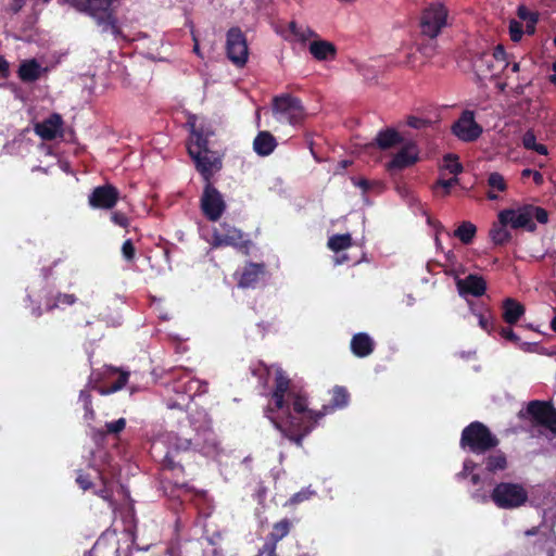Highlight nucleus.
<instances>
[{
    "label": "nucleus",
    "instance_id": "nucleus-1",
    "mask_svg": "<svg viewBox=\"0 0 556 556\" xmlns=\"http://www.w3.org/2000/svg\"><path fill=\"white\" fill-rule=\"evenodd\" d=\"M271 370L276 382L271 396L275 408L268 407L266 416L283 437L301 446L303 438L314 429L317 420L324 417L329 408L325 407V412L308 409L305 395L290 386V380L283 371L279 367H271L267 369L268 374ZM348 391L342 387H336L330 410L342 408L348 405Z\"/></svg>",
    "mask_w": 556,
    "mask_h": 556
},
{
    "label": "nucleus",
    "instance_id": "nucleus-2",
    "mask_svg": "<svg viewBox=\"0 0 556 556\" xmlns=\"http://www.w3.org/2000/svg\"><path fill=\"white\" fill-rule=\"evenodd\" d=\"M198 121L197 116L188 118L187 124L191 130L188 152L194 161L197 169L208 181L211 176L220 169L222 162L218 156L207 149V140L214 134L211 125L204 122L199 124Z\"/></svg>",
    "mask_w": 556,
    "mask_h": 556
},
{
    "label": "nucleus",
    "instance_id": "nucleus-3",
    "mask_svg": "<svg viewBox=\"0 0 556 556\" xmlns=\"http://www.w3.org/2000/svg\"><path fill=\"white\" fill-rule=\"evenodd\" d=\"M181 432L184 438H180L178 434L173 432L163 434L161 439L155 442V445L157 443L166 444L174 451H187L193 448L210 457H215L219 454V442L212 429L194 434L193 437H187L184 431Z\"/></svg>",
    "mask_w": 556,
    "mask_h": 556
},
{
    "label": "nucleus",
    "instance_id": "nucleus-4",
    "mask_svg": "<svg viewBox=\"0 0 556 556\" xmlns=\"http://www.w3.org/2000/svg\"><path fill=\"white\" fill-rule=\"evenodd\" d=\"M58 2L88 13L102 31L114 36L118 34L117 20L114 15L118 0H58Z\"/></svg>",
    "mask_w": 556,
    "mask_h": 556
},
{
    "label": "nucleus",
    "instance_id": "nucleus-5",
    "mask_svg": "<svg viewBox=\"0 0 556 556\" xmlns=\"http://www.w3.org/2000/svg\"><path fill=\"white\" fill-rule=\"evenodd\" d=\"M498 219L502 223H509V226L514 229L525 228L533 231L535 229V220L545 224L547 223L548 215L544 208L528 204L517 208L501 211Z\"/></svg>",
    "mask_w": 556,
    "mask_h": 556
},
{
    "label": "nucleus",
    "instance_id": "nucleus-6",
    "mask_svg": "<svg viewBox=\"0 0 556 556\" xmlns=\"http://www.w3.org/2000/svg\"><path fill=\"white\" fill-rule=\"evenodd\" d=\"M527 414L531 416V434L556 437V410L548 404L532 401L528 404Z\"/></svg>",
    "mask_w": 556,
    "mask_h": 556
},
{
    "label": "nucleus",
    "instance_id": "nucleus-7",
    "mask_svg": "<svg viewBox=\"0 0 556 556\" xmlns=\"http://www.w3.org/2000/svg\"><path fill=\"white\" fill-rule=\"evenodd\" d=\"M508 64L502 46H497L492 52H482L472 60V68L480 79L497 76Z\"/></svg>",
    "mask_w": 556,
    "mask_h": 556
},
{
    "label": "nucleus",
    "instance_id": "nucleus-8",
    "mask_svg": "<svg viewBox=\"0 0 556 556\" xmlns=\"http://www.w3.org/2000/svg\"><path fill=\"white\" fill-rule=\"evenodd\" d=\"M497 439L481 422L475 421L463 430L460 445L468 446L473 453H483L496 446Z\"/></svg>",
    "mask_w": 556,
    "mask_h": 556
},
{
    "label": "nucleus",
    "instance_id": "nucleus-9",
    "mask_svg": "<svg viewBox=\"0 0 556 556\" xmlns=\"http://www.w3.org/2000/svg\"><path fill=\"white\" fill-rule=\"evenodd\" d=\"M490 497L497 507L511 509L527 502L528 492L521 484L501 482L495 485Z\"/></svg>",
    "mask_w": 556,
    "mask_h": 556
},
{
    "label": "nucleus",
    "instance_id": "nucleus-10",
    "mask_svg": "<svg viewBox=\"0 0 556 556\" xmlns=\"http://www.w3.org/2000/svg\"><path fill=\"white\" fill-rule=\"evenodd\" d=\"M273 112L279 122L291 125L300 124L305 117L301 101L290 94H281L274 99Z\"/></svg>",
    "mask_w": 556,
    "mask_h": 556
},
{
    "label": "nucleus",
    "instance_id": "nucleus-11",
    "mask_svg": "<svg viewBox=\"0 0 556 556\" xmlns=\"http://www.w3.org/2000/svg\"><path fill=\"white\" fill-rule=\"evenodd\" d=\"M447 10L442 3L430 4L422 14L420 26L422 34L435 38L446 25Z\"/></svg>",
    "mask_w": 556,
    "mask_h": 556
},
{
    "label": "nucleus",
    "instance_id": "nucleus-12",
    "mask_svg": "<svg viewBox=\"0 0 556 556\" xmlns=\"http://www.w3.org/2000/svg\"><path fill=\"white\" fill-rule=\"evenodd\" d=\"M482 127L475 121L472 111H464L452 126V132L464 142H473L482 134Z\"/></svg>",
    "mask_w": 556,
    "mask_h": 556
},
{
    "label": "nucleus",
    "instance_id": "nucleus-13",
    "mask_svg": "<svg viewBox=\"0 0 556 556\" xmlns=\"http://www.w3.org/2000/svg\"><path fill=\"white\" fill-rule=\"evenodd\" d=\"M226 50L229 60L237 66H243L248 61L249 50L247 40L239 28L227 33Z\"/></svg>",
    "mask_w": 556,
    "mask_h": 556
},
{
    "label": "nucleus",
    "instance_id": "nucleus-14",
    "mask_svg": "<svg viewBox=\"0 0 556 556\" xmlns=\"http://www.w3.org/2000/svg\"><path fill=\"white\" fill-rule=\"evenodd\" d=\"M248 242L245 235L241 230L228 224H222L218 228H214L213 247L231 245L242 249L245 248Z\"/></svg>",
    "mask_w": 556,
    "mask_h": 556
},
{
    "label": "nucleus",
    "instance_id": "nucleus-15",
    "mask_svg": "<svg viewBox=\"0 0 556 556\" xmlns=\"http://www.w3.org/2000/svg\"><path fill=\"white\" fill-rule=\"evenodd\" d=\"M201 207L205 216L213 222L219 219L226 208L222 194L210 182L204 188Z\"/></svg>",
    "mask_w": 556,
    "mask_h": 556
},
{
    "label": "nucleus",
    "instance_id": "nucleus-16",
    "mask_svg": "<svg viewBox=\"0 0 556 556\" xmlns=\"http://www.w3.org/2000/svg\"><path fill=\"white\" fill-rule=\"evenodd\" d=\"M119 199L118 190L112 185L99 186L89 195V205L93 208L111 210Z\"/></svg>",
    "mask_w": 556,
    "mask_h": 556
},
{
    "label": "nucleus",
    "instance_id": "nucleus-17",
    "mask_svg": "<svg viewBox=\"0 0 556 556\" xmlns=\"http://www.w3.org/2000/svg\"><path fill=\"white\" fill-rule=\"evenodd\" d=\"M205 382L194 379L190 371H179V376L176 377L173 383V391L188 395L191 400L194 395L205 392Z\"/></svg>",
    "mask_w": 556,
    "mask_h": 556
},
{
    "label": "nucleus",
    "instance_id": "nucleus-18",
    "mask_svg": "<svg viewBox=\"0 0 556 556\" xmlns=\"http://www.w3.org/2000/svg\"><path fill=\"white\" fill-rule=\"evenodd\" d=\"M418 160V150L417 147L412 143H405L402 146L400 151L393 156V159L388 164V169L390 170H401L406 168L413 164H415Z\"/></svg>",
    "mask_w": 556,
    "mask_h": 556
},
{
    "label": "nucleus",
    "instance_id": "nucleus-19",
    "mask_svg": "<svg viewBox=\"0 0 556 556\" xmlns=\"http://www.w3.org/2000/svg\"><path fill=\"white\" fill-rule=\"evenodd\" d=\"M456 286L460 295L480 296L484 293L486 285L482 277L469 275L466 278H457Z\"/></svg>",
    "mask_w": 556,
    "mask_h": 556
},
{
    "label": "nucleus",
    "instance_id": "nucleus-20",
    "mask_svg": "<svg viewBox=\"0 0 556 556\" xmlns=\"http://www.w3.org/2000/svg\"><path fill=\"white\" fill-rule=\"evenodd\" d=\"M62 118L59 114H52L47 119L38 123L35 127L36 134L45 140H52L61 134Z\"/></svg>",
    "mask_w": 556,
    "mask_h": 556
},
{
    "label": "nucleus",
    "instance_id": "nucleus-21",
    "mask_svg": "<svg viewBox=\"0 0 556 556\" xmlns=\"http://www.w3.org/2000/svg\"><path fill=\"white\" fill-rule=\"evenodd\" d=\"M264 273L265 267L263 264L250 263L243 268L238 286L241 288H253L260 281Z\"/></svg>",
    "mask_w": 556,
    "mask_h": 556
},
{
    "label": "nucleus",
    "instance_id": "nucleus-22",
    "mask_svg": "<svg viewBox=\"0 0 556 556\" xmlns=\"http://www.w3.org/2000/svg\"><path fill=\"white\" fill-rule=\"evenodd\" d=\"M374 340L364 332L355 334L351 340V350L357 357H366L374 351Z\"/></svg>",
    "mask_w": 556,
    "mask_h": 556
},
{
    "label": "nucleus",
    "instance_id": "nucleus-23",
    "mask_svg": "<svg viewBox=\"0 0 556 556\" xmlns=\"http://www.w3.org/2000/svg\"><path fill=\"white\" fill-rule=\"evenodd\" d=\"M309 52L316 60L326 61L336 56V47L327 40L314 39L309 43Z\"/></svg>",
    "mask_w": 556,
    "mask_h": 556
},
{
    "label": "nucleus",
    "instance_id": "nucleus-24",
    "mask_svg": "<svg viewBox=\"0 0 556 556\" xmlns=\"http://www.w3.org/2000/svg\"><path fill=\"white\" fill-rule=\"evenodd\" d=\"M502 309L503 319L509 325L516 324L525 314V306L511 298L504 300Z\"/></svg>",
    "mask_w": 556,
    "mask_h": 556
},
{
    "label": "nucleus",
    "instance_id": "nucleus-25",
    "mask_svg": "<svg viewBox=\"0 0 556 556\" xmlns=\"http://www.w3.org/2000/svg\"><path fill=\"white\" fill-rule=\"evenodd\" d=\"M276 144V139L268 131H261L254 139L253 148L258 155L266 156L274 151Z\"/></svg>",
    "mask_w": 556,
    "mask_h": 556
},
{
    "label": "nucleus",
    "instance_id": "nucleus-26",
    "mask_svg": "<svg viewBox=\"0 0 556 556\" xmlns=\"http://www.w3.org/2000/svg\"><path fill=\"white\" fill-rule=\"evenodd\" d=\"M190 427L194 430L195 434L202 433L211 429V419L207 413L198 408L189 415Z\"/></svg>",
    "mask_w": 556,
    "mask_h": 556
},
{
    "label": "nucleus",
    "instance_id": "nucleus-27",
    "mask_svg": "<svg viewBox=\"0 0 556 556\" xmlns=\"http://www.w3.org/2000/svg\"><path fill=\"white\" fill-rule=\"evenodd\" d=\"M42 67L36 60L25 61L21 64L18 74L24 81H34L41 76Z\"/></svg>",
    "mask_w": 556,
    "mask_h": 556
},
{
    "label": "nucleus",
    "instance_id": "nucleus-28",
    "mask_svg": "<svg viewBox=\"0 0 556 556\" xmlns=\"http://www.w3.org/2000/svg\"><path fill=\"white\" fill-rule=\"evenodd\" d=\"M470 311L477 317L478 325L481 327V329L486 331L489 334H491L496 329L494 318L488 308H476L471 305Z\"/></svg>",
    "mask_w": 556,
    "mask_h": 556
},
{
    "label": "nucleus",
    "instance_id": "nucleus-29",
    "mask_svg": "<svg viewBox=\"0 0 556 556\" xmlns=\"http://www.w3.org/2000/svg\"><path fill=\"white\" fill-rule=\"evenodd\" d=\"M376 141L379 148L390 149L400 144L402 142V137L394 129H386L378 132Z\"/></svg>",
    "mask_w": 556,
    "mask_h": 556
},
{
    "label": "nucleus",
    "instance_id": "nucleus-30",
    "mask_svg": "<svg viewBox=\"0 0 556 556\" xmlns=\"http://www.w3.org/2000/svg\"><path fill=\"white\" fill-rule=\"evenodd\" d=\"M521 144L526 150L534 151L540 155H547V147L536 142V136L532 129H528L521 137Z\"/></svg>",
    "mask_w": 556,
    "mask_h": 556
},
{
    "label": "nucleus",
    "instance_id": "nucleus-31",
    "mask_svg": "<svg viewBox=\"0 0 556 556\" xmlns=\"http://www.w3.org/2000/svg\"><path fill=\"white\" fill-rule=\"evenodd\" d=\"M77 301L74 294L56 293L51 295L46 303L47 309L64 308L65 306L73 305Z\"/></svg>",
    "mask_w": 556,
    "mask_h": 556
},
{
    "label": "nucleus",
    "instance_id": "nucleus-32",
    "mask_svg": "<svg viewBox=\"0 0 556 556\" xmlns=\"http://www.w3.org/2000/svg\"><path fill=\"white\" fill-rule=\"evenodd\" d=\"M507 226L509 223H498L494 224L490 230V237L495 244H504L510 239V232L507 230Z\"/></svg>",
    "mask_w": 556,
    "mask_h": 556
},
{
    "label": "nucleus",
    "instance_id": "nucleus-33",
    "mask_svg": "<svg viewBox=\"0 0 556 556\" xmlns=\"http://www.w3.org/2000/svg\"><path fill=\"white\" fill-rule=\"evenodd\" d=\"M289 30L300 42H306L312 38H317V34L308 26L299 25L295 22H290Z\"/></svg>",
    "mask_w": 556,
    "mask_h": 556
},
{
    "label": "nucleus",
    "instance_id": "nucleus-34",
    "mask_svg": "<svg viewBox=\"0 0 556 556\" xmlns=\"http://www.w3.org/2000/svg\"><path fill=\"white\" fill-rule=\"evenodd\" d=\"M476 232L477 228L472 223L463 222L454 231V236L457 237L464 244H469L475 238Z\"/></svg>",
    "mask_w": 556,
    "mask_h": 556
},
{
    "label": "nucleus",
    "instance_id": "nucleus-35",
    "mask_svg": "<svg viewBox=\"0 0 556 556\" xmlns=\"http://www.w3.org/2000/svg\"><path fill=\"white\" fill-rule=\"evenodd\" d=\"M352 243L350 233L334 235L328 240V248L334 252L348 249Z\"/></svg>",
    "mask_w": 556,
    "mask_h": 556
},
{
    "label": "nucleus",
    "instance_id": "nucleus-36",
    "mask_svg": "<svg viewBox=\"0 0 556 556\" xmlns=\"http://www.w3.org/2000/svg\"><path fill=\"white\" fill-rule=\"evenodd\" d=\"M291 523L288 519H282L279 522L275 523L273 527V531L267 536L269 540L278 543L281 539L288 535L290 531Z\"/></svg>",
    "mask_w": 556,
    "mask_h": 556
},
{
    "label": "nucleus",
    "instance_id": "nucleus-37",
    "mask_svg": "<svg viewBox=\"0 0 556 556\" xmlns=\"http://www.w3.org/2000/svg\"><path fill=\"white\" fill-rule=\"evenodd\" d=\"M127 379H128V372H121L117 380L111 387L98 388V391L102 395H108V394L114 393V392L121 390L126 384ZM88 387H91L92 389H97V386H96V383H92V380L89 381Z\"/></svg>",
    "mask_w": 556,
    "mask_h": 556
},
{
    "label": "nucleus",
    "instance_id": "nucleus-38",
    "mask_svg": "<svg viewBox=\"0 0 556 556\" xmlns=\"http://www.w3.org/2000/svg\"><path fill=\"white\" fill-rule=\"evenodd\" d=\"M485 468L489 472H495L506 468V457L502 453L490 455L485 460Z\"/></svg>",
    "mask_w": 556,
    "mask_h": 556
},
{
    "label": "nucleus",
    "instance_id": "nucleus-39",
    "mask_svg": "<svg viewBox=\"0 0 556 556\" xmlns=\"http://www.w3.org/2000/svg\"><path fill=\"white\" fill-rule=\"evenodd\" d=\"M442 170H447L450 174L457 176L463 172V165L459 163L457 155L446 154L443 157Z\"/></svg>",
    "mask_w": 556,
    "mask_h": 556
},
{
    "label": "nucleus",
    "instance_id": "nucleus-40",
    "mask_svg": "<svg viewBox=\"0 0 556 556\" xmlns=\"http://www.w3.org/2000/svg\"><path fill=\"white\" fill-rule=\"evenodd\" d=\"M488 186L490 190L497 191V192H504L507 189V182L503 175L500 173H491L488 176Z\"/></svg>",
    "mask_w": 556,
    "mask_h": 556
},
{
    "label": "nucleus",
    "instance_id": "nucleus-41",
    "mask_svg": "<svg viewBox=\"0 0 556 556\" xmlns=\"http://www.w3.org/2000/svg\"><path fill=\"white\" fill-rule=\"evenodd\" d=\"M79 402L83 403L85 409L84 419L89 422L94 418V410L91 407V395L87 390H81L79 394Z\"/></svg>",
    "mask_w": 556,
    "mask_h": 556
},
{
    "label": "nucleus",
    "instance_id": "nucleus-42",
    "mask_svg": "<svg viewBox=\"0 0 556 556\" xmlns=\"http://www.w3.org/2000/svg\"><path fill=\"white\" fill-rule=\"evenodd\" d=\"M518 16L521 20L527 21L529 23V25H528L529 31H533L534 25L536 24L538 18H539L538 14L534 12H531L525 5H520L518 8Z\"/></svg>",
    "mask_w": 556,
    "mask_h": 556
},
{
    "label": "nucleus",
    "instance_id": "nucleus-43",
    "mask_svg": "<svg viewBox=\"0 0 556 556\" xmlns=\"http://www.w3.org/2000/svg\"><path fill=\"white\" fill-rule=\"evenodd\" d=\"M125 427H126V419L119 418L114 421L105 422V425H104L105 431H103L102 433L118 434L119 432H122L125 429Z\"/></svg>",
    "mask_w": 556,
    "mask_h": 556
},
{
    "label": "nucleus",
    "instance_id": "nucleus-44",
    "mask_svg": "<svg viewBox=\"0 0 556 556\" xmlns=\"http://www.w3.org/2000/svg\"><path fill=\"white\" fill-rule=\"evenodd\" d=\"M277 543L267 538L257 556H275Z\"/></svg>",
    "mask_w": 556,
    "mask_h": 556
},
{
    "label": "nucleus",
    "instance_id": "nucleus-45",
    "mask_svg": "<svg viewBox=\"0 0 556 556\" xmlns=\"http://www.w3.org/2000/svg\"><path fill=\"white\" fill-rule=\"evenodd\" d=\"M314 491L309 490L308 488L307 489H303L301 490L300 492L295 493L291 498H290V503L291 504H299V503H302L303 501H306L308 500L312 495H314Z\"/></svg>",
    "mask_w": 556,
    "mask_h": 556
},
{
    "label": "nucleus",
    "instance_id": "nucleus-46",
    "mask_svg": "<svg viewBox=\"0 0 556 556\" xmlns=\"http://www.w3.org/2000/svg\"><path fill=\"white\" fill-rule=\"evenodd\" d=\"M510 37L514 41H519L522 36V26L516 21H511L509 24Z\"/></svg>",
    "mask_w": 556,
    "mask_h": 556
},
{
    "label": "nucleus",
    "instance_id": "nucleus-47",
    "mask_svg": "<svg viewBox=\"0 0 556 556\" xmlns=\"http://www.w3.org/2000/svg\"><path fill=\"white\" fill-rule=\"evenodd\" d=\"M111 220L115 225L121 226L123 228H126L129 225L127 216L124 213L117 211L111 214Z\"/></svg>",
    "mask_w": 556,
    "mask_h": 556
},
{
    "label": "nucleus",
    "instance_id": "nucleus-48",
    "mask_svg": "<svg viewBox=\"0 0 556 556\" xmlns=\"http://www.w3.org/2000/svg\"><path fill=\"white\" fill-rule=\"evenodd\" d=\"M122 253L125 260L131 261L135 256V248L131 240H126L122 247Z\"/></svg>",
    "mask_w": 556,
    "mask_h": 556
},
{
    "label": "nucleus",
    "instance_id": "nucleus-49",
    "mask_svg": "<svg viewBox=\"0 0 556 556\" xmlns=\"http://www.w3.org/2000/svg\"><path fill=\"white\" fill-rule=\"evenodd\" d=\"M498 333H500V336L502 338H504L506 340H509L511 342H518L519 341L518 336L510 328L501 327V328H498Z\"/></svg>",
    "mask_w": 556,
    "mask_h": 556
},
{
    "label": "nucleus",
    "instance_id": "nucleus-50",
    "mask_svg": "<svg viewBox=\"0 0 556 556\" xmlns=\"http://www.w3.org/2000/svg\"><path fill=\"white\" fill-rule=\"evenodd\" d=\"M476 464L472 460L466 459L464 462L463 470L457 475L458 478H465L472 472Z\"/></svg>",
    "mask_w": 556,
    "mask_h": 556
},
{
    "label": "nucleus",
    "instance_id": "nucleus-51",
    "mask_svg": "<svg viewBox=\"0 0 556 556\" xmlns=\"http://www.w3.org/2000/svg\"><path fill=\"white\" fill-rule=\"evenodd\" d=\"M457 182L458 179L456 178V176H454L453 178L450 179H440L438 185L441 186L445 190V193L447 194L450 192V188Z\"/></svg>",
    "mask_w": 556,
    "mask_h": 556
},
{
    "label": "nucleus",
    "instance_id": "nucleus-52",
    "mask_svg": "<svg viewBox=\"0 0 556 556\" xmlns=\"http://www.w3.org/2000/svg\"><path fill=\"white\" fill-rule=\"evenodd\" d=\"M77 483L79 484V486L83 489V490H88L91 488V481L90 479L87 477V476H84V475H79L76 479Z\"/></svg>",
    "mask_w": 556,
    "mask_h": 556
},
{
    "label": "nucleus",
    "instance_id": "nucleus-53",
    "mask_svg": "<svg viewBox=\"0 0 556 556\" xmlns=\"http://www.w3.org/2000/svg\"><path fill=\"white\" fill-rule=\"evenodd\" d=\"M472 497L480 503H485L489 500L488 494L479 490L472 493Z\"/></svg>",
    "mask_w": 556,
    "mask_h": 556
},
{
    "label": "nucleus",
    "instance_id": "nucleus-54",
    "mask_svg": "<svg viewBox=\"0 0 556 556\" xmlns=\"http://www.w3.org/2000/svg\"><path fill=\"white\" fill-rule=\"evenodd\" d=\"M426 124L425 121L418 118V117H409L408 118V125L413 128H421Z\"/></svg>",
    "mask_w": 556,
    "mask_h": 556
},
{
    "label": "nucleus",
    "instance_id": "nucleus-55",
    "mask_svg": "<svg viewBox=\"0 0 556 556\" xmlns=\"http://www.w3.org/2000/svg\"><path fill=\"white\" fill-rule=\"evenodd\" d=\"M26 0H13L10 5V10L14 13H17L24 5Z\"/></svg>",
    "mask_w": 556,
    "mask_h": 556
},
{
    "label": "nucleus",
    "instance_id": "nucleus-56",
    "mask_svg": "<svg viewBox=\"0 0 556 556\" xmlns=\"http://www.w3.org/2000/svg\"><path fill=\"white\" fill-rule=\"evenodd\" d=\"M97 494L102 497L103 500L105 501H110L111 498V493L110 491L106 489V486H104L103 489L97 491Z\"/></svg>",
    "mask_w": 556,
    "mask_h": 556
},
{
    "label": "nucleus",
    "instance_id": "nucleus-57",
    "mask_svg": "<svg viewBox=\"0 0 556 556\" xmlns=\"http://www.w3.org/2000/svg\"><path fill=\"white\" fill-rule=\"evenodd\" d=\"M532 177H533V180L536 185H542L543 184V175L540 173V172H536V170H533L532 172Z\"/></svg>",
    "mask_w": 556,
    "mask_h": 556
},
{
    "label": "nucleus",
    "instance_id": "nucleus-58",
    "mask_svg": "<svg viewBox=\"0 0 556 556\" xmlns=\"http://www.w3.org/2000/svg\"><path fill=\"white\" fill-rule=\"evenodd\" d=\"M192 39L194 41V46H193L194 53H197L200 58H202V54L200 52L199 42H198L197 36L194 34H192Z\"/></svg>",
    "mask_w": 556,
    "mask_h": 556
},
{
    "label": "nucleus",
    "instance_id": "nucleus-59",
    "mask_svg": "<svg viewBox=\"0 0 556 556\" xmlns=\"http://www.w3.org/2000/svg\"><path fill=\"white\" fill-rule=\"evenodd\" d=\"M488 199L491 201H496L500 199L497 191L489 190L488 191Z\"/></svg>",
    "mask_w": 556,
    "mask_h": 556
},
{
    "label": "nucleus",
    "instance_id": "nucleus-60",
    "mask_svg": "<svg viewBox=\"0 0 556 556\" xmlns=\"http://www.w3.org/2000/svg\"><path fill=\"white\" fill-rule=\"evenodd\" d=\"M185 405L184 402H169L167 406L169 408H181Z\"/></svg>",
    "mask_w": 556,
    "mask_h": 556
},
{
    "label": "nucleus",
    "instance_id": "nucleus-61",
    "mask_svg": "<svg viewBox=\"0 0 556 556\" xmlns=\"http://www.w3.org/2000/svg\"><path fill=\"white\" fill-rule=\"evenodd\" d=\"M470 479H471L472 484H475V485L479 484L481 481V478L478 473H471Z\"/></svg>",
    "mask_w": 556,
    "mask_h": 556
},
{
    "label": "nucleus",
    "instance_id": "nucleus-62",
    "mask_svg": "<svg viewBox=\"0 0 556 556\" xmlns=\"http://www.w3.org/2000/svg\"><path fill=\"white\" fill-rule=\"evenodd\" d=\"M532 172H533L532 169L526 168V169L522 170L521 176L522 177L532 176V174H533Z\"/></svg>",
    "mask_w": 556,
    "mask_h": 556
},
{
    "label": "nucleus",
    "instance_id": "nucleus-63",
    "mask_svg": "<svg viewBox=\"0 0 556 556\" xmlns=\"http://www.w3.org/2000/svg\"><path fill=\"white\" fill-rule=\"evenodd\" d=\"M553 76H552V81L553 83H556V62L553 64Z\"/></svg>",
    "mask_w": 556,
    "mask_h": 556
},
{
    "label": "nucleus",
    "instance_id": "nucleus-64",
    "mask_svg": "<svg viewBox=\"0 0 556 556\" xmlns=\"http://www.w3.org/2000/svg\"><path fill=\"white\" fill-rule=\"evenodd\" d=\"M551 327L556 332V315L554 316V318L551 321Z\"/></svg>",
    "mask_w": 556,
    "mask_h": 556
}]
</instances>
